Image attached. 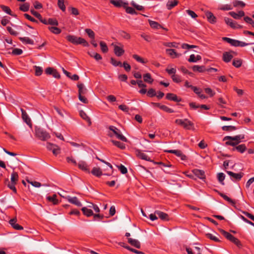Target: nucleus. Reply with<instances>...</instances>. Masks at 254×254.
<instances>
[{
    "label": "nucleus",
    "instance_id": "obj_1",
    "mask_svg": "<svg viewBox=\"0 0 254 254\" xmlns=\"http://www.w3.org/2000/svg\"><path fill=\"white\" fill-rule=\"evenodd\" d=\"M66 40L74 45H82L84 47H88V43L83 38L77 37L74 35H69L66 37Z\"/></svg>",
    "mask_w": 254,
    "mask_h": 254
},
{
    "label": "nucleus",
    "instance_id": "obj_2",
    "mask_svg": "<svg viewBox=\"0 0 254 254\" xmlns=\"http://www.w3.org/2000/svg\"><path fill=\"white\" fill-rule=\"evenodd\" d=\"M223 40L229 43L233 46L235 47H244L251 44V43H246L244 42L240 41L237 40L232 39L228 37H223Z\"/></svg>",
    "mask_w": 254,
    "mask_h": 254
},
{
    "label": "nucleus",
    "instance_id": "obj_3",
    "mask_svg": "<svg viewBox=\"0 0 254 254\" xmlns=\"http://www.w3.org/2000/svg\"><path fill=\"white\" fill-rule=\"evenodd\" d=\"M112 45L114 48V52L117 56L121 57L125 53L124 46L121 43H113Z\"/></svg>",
    "mask_w": 254,
    "mask_h": 254
},
{
    "label": "nucleus",
    "instance_id": "obj_4",
    "mask_svg": "<svg viewBox=\"0 0 254 254\" xmlns=\"http://www.w3.org/2000/svg\"><path fill=\"white\" fill-rule=\"evenodd\" d=\"M175 123L178 125L183 127L185 129H190L191 127L193 126V124L188 119H177Z\"/></svg>",
    "mask_w": 254,
    "mask_h": 254
},
{
    "label": "nucleus",
    "instance_id": "obj_5",
    "mask_svg": "<svg viewBox=\"0 0 254 254\" xmlns=\"http://www.w3.org/2000/svg\"><path fill=\"white\" fill-rule=\"evenodd\" d=\"M35 134L37 137L43 141L47 140L50 138L49 133L41 128L36 129Z\"/></svg>",
    "mask_w": 254,
    "mask_h": 254
},
{
    "label": "nucleus",
    "instance_id": "obj_6",
    "mask_svg": "<svg viewBox=\"0 0 254 254\" xmlns=\"http://www.w3.org/2000/svg\"><path fill=\"white\" fill-rule=\"evenodd\" d=\"M109 129L113 132L114 134L116 135L118 139L123 141H127L126 137L121 133L120 130L118 129L116 127L111 126L109 127Z\"/></svg>",
    "mask_w": 254,
    "mask_h": 254
},
{
    "label": "nucleus",
    "instance_id": "obj_7",
    "mask_svg": "<svg viewBox=\"0 0 254 254\" xmlns=\"http://www.w3.org/2000/svg\"><path fill=\"white\" fill-rule=\"evenodd\" d=\"M165 152L174 154L180 157L182 160H186L187 159V156L183 154L182 151L180 150H165Z\"/></svg>",
    "mask_w": 254,
    "mask_h": 254
},
{
    "label": "nucleus",
    "instance_id": "obj_8",
    "mask_svg": "<svg viewBox=\"0 0 254 254\" xmlns=\"http://www.w3.org/2000/svg\"><path fill=\"white\" fill-rule=\"evenodd\" d=\"M224 20L227 25H229L231 28L233 29H239L242 28V26L238 24L236 22L233 21L232 19L229 18L225 17L224 18Z\"/></svg>",
    "mask_w": 254,
    "mask_h": 254
},
{
    "label": "nucleus",
    "instance_id": "obj_9",
    "mask_svg": "<svg viewBox=\"0 0 254 254\" xmlns=\"http://www.w3.org/2000/svg\"><path fill=\"white\" fill-rule=\"evenodd\" d=\"M205 15L206 17L207 21L211 24H215L217 22V18L214 14L209 11L205 12Z\"/></svg>",
    "mask_w": 254,
    "mask_h": 254
},
{
    "label": "nucleus",
    "instance_id": "obj_10",
    "mask_svg": "<svg viewBox=\"0 0 254 254\" xmlns=\"http://www.w3.org/2000/svg\"><path fill=\"white\" fill-rule=\"evenodd\" d=\"M244 138H245L244 134H239L238 135H236L235 136H225L223 138V140H231L232 141H236L237 142L239 141V143H240L241 140L244 139Z\"/></svg>",
    "mask_w": 254,
    "mask_h": 254
},
{
    "label": "nucleus",
    "instance_id": "obj_11",
    "mask_svg": "<svg viewBox=\"0 0 254 254\" xmlns=\"http://www.w3.org/2000/svg\"><path fill=\"white\" fill-rule=\"evenodd\" d=\"M22 113V118L23 120L30 127H32V124L31 119L29 117L26 111L22 108L20 109Z\"/></svg>",
    "mask_w": 254,
    "mask_h": 254
},
{
    "label": "nucleus",
    "instance_id": "obj_12",
    "mask_svg": "<svg viewBox=\"0 0 254 254\" xmlns=\"http://www.w3.org/2000/svg\"><path fill=\"white\" fill-rule=\"evenodd\" d=\"M227 173L231 177L233 181H239L241 179L243 176V173H235L231 171H227Z\"/></svg>",
    "mask_w": 254,
    "mask_h": 254
},
{
    "label": "nucleus",
    "instance_id": "obj_13",
    "mask_svg": "<svg viewBox=\"0 0 254 254\" xmlns=\"http://www.w3.org/2000/svg\"><path fill=\"white\" fill-rule=\"evenodd\" d=\"M135 154L138 158L142 160H144L147 161H151V160L150 159V158L139 149H136L135 150Z\"/></svg>",
    "mask_w": 254,
    "mask_h": 254
},
{
    "label": "nucleus",
    "instance_id": "obj_14",
    "mask_svg": "<svg viewBox=\"0 0 254 254\" xmlns=\"http://www.w3.org/2000/svg\"><path fill=\"white\" fill-rule=\"evenodd\" d=\"M47 147L49 150H52L53 154L56 155L60 153L59 147L55 144H53L51 143H47Z\"/></svg>",
    "mask_w": 254,
    "mask_h": 254
},
{
    "label": "nucleus",
    "instance_id": "obj_15",
    "mask_svg": "<svg viewBox=\"0 0 254 254\" xmlns=\"http://www.w3.org/2000/svg\"><path fill=\"white\" fill-rule=\"evenodd\" d=\"M166 98L167 100L170 101H173L176 102H180L182 101V99L181 98L178 97L177 95L174 93H167L166 96Z\"/></svg>",
    "mask_w": 254,
    "mask_h": 254
},
{
    "label": "nucleus",
    "instance_id": "obj_16",
    "mask_svg": "<svg viewBox=\"0 0 254 254\" xmlns=\"http://www.w3.org/2000/svg\"><path fill=\"white\" fill-rule=\"evenodd\" d=\"M65 199L71 203L74 204L77 206H81L82 205L81 203L78 200V198L74 197H70V196H66Z\"/></svg>",
    "mask_w": 254,
    "mask_h": 254
},
{
    "label": "nucleus",
    "instance_id": "obj_17",
    "mask_svg": "<svg viewBox=\"0 0 254 254\" xmlns=\"http://www.w3.org/2000/svg\"><path fill=\"white\" fill-rule=\"evenodd\" d=\"M16 218H13L9 220V223L14 229L17 230H23V227L16 223Z\"/></svg>",
    "mask_w": 254,
    "mask_h": 254
},
{
    "label": "nucleus",
    "instance_id": "obj_18",
    "mask_svg": "<svg viewBox=\"0 0 254 254\" xmlns=\"http://www.w3.org/2000/svg\"><path fill=\"white\" fill-rule=\"evenodd\" d=\"M78 88V95H83L87 93V89L82 83H78L77 85Z\"/></svg>",
    "mask_w": 254,
    "mask_h": 254
},
{
    "label": "nucleus",
    "instance_id": "obj_19",
    "mask_svg": "<svg viewBox=\"0 0 254 254\" xmlns=\"http://www.w3.org/2000/svg\"><path fill=\"white\" fill-rule=\"evenodd\" d=\"M155 214H157L158 217L162 220L168 221L169 220V215L159 210H156Z\"/></svg>",
    "mask_w": 254,
    "mask_h": 254
},
{
    "label": "nucleus",
    "instance_id": "obj_20",
    "mask_svg": "<svg viewBox=\"0 0 254 254\" xmlns=\"http://www.w3.org/2000/svg\"><path fill=\"white\" fill-rule=\"evenodd\" d=\"M193 173L195 176L200 179H204L205 178V173L203 171L199 169H194Z\"/></svg>",
    "mask_w": 254,
    "mask_h": 254
},
{
    "label": "nucleus",
    "instance_id": "obj_21",
    "mask_svg": "<svg viewBox=\"0 0 254 254\" xmlns=\"http://www.w3.org/2000/svg\"><path fill=\"white\" fill-rule=\"evenodd\" d=\"M127 242L132 246H133L137 249L140 248L141 245H140V242L138 240H137L136 239H133L132 238H128L127 239Z\"/></svg>",
    "mask_w": 254,
    "mask_h": 254
},
{
    "label": "nucleus",
    "instance_id": "obj_22",
    "mask_svg": "<svg viewBox=\"0 0 254 254\" xmlns=\"http://www.w3.org/2000/svg\"><path fill=\"white\" fill-rule=\"evenodd\" d=\"M128 3L125 2L123 4V7H124L126 9V11L127 13L130 14H137V12L135 10L134 8L131 7L127 6Z\"/></svg>",
    "mask_w": 254,
    "mask_h": 254
},
{
    "label": "nucleus",
    "instance_id": "obj_23",
    "mask_svg": "<svg viewBox=\"0 0 254 254\" xmlns=\"http://www.w3.org/2000/svg\"><path fill=\"white\" fill-rule=\"evenodd\" d=\"M80 116L85 121H86L88 124V126H90L92 124V122L90 118L88 116L85 112H84L83 110H81L79 112Z\"/></svg>",
    "mask_w": 254,
    "mask_h": 254
},
{
    "label": "nucleus",
    "instance_id": "obj_24",
    "mask_svg": "<svg viewBox=\"0 0 254 254\" xmlns=\"http://www.w3.org/2000/svg\"><path fill=\"white\" fill-rule=\"evenodd\" d=\"M166 52L172 58H177L181 55V54L177 53L176 51L173 49H167Z\"/></svg>",
    "mask_w": 254,
    "mask_h": 254
},
{
    "label": "nucleus",
    "instance_id": "obj_25",
    "mask_svg": "<svg viewBox=\"0 0 254 254\" xmlns=\"http://www.w3.org/2000/svg\"><path fill=\"white\" fill-rule=\"evenodd\" d=\"M192 90L200 98L202 99L207 98V97L205 95L202 94V90L201 89L194 86V87H192Z\"/></svg>",
    "mask_w": 254,
    "mask_h": 254
},
{
    "label": "nucleus",
    "instance_id": "obj_26",
    "mask_svg": "<svg viewBox=\"0 0 254 254\" xmlns=\"http://www.w3.org/2000/svg\"><path fill=\"white\" fill-rule=\"evenodd\" d=\"M219 231L222 235H223L227 239H228V240H229L231 242H232V241L235 237L232 234L225 231V230H224L223 229H220Z\"/></svg>",
    "mask_w": 254,
    "mask_h": 254
},
{
    "label": "nucleus",
    "instance_id": "obj_27",
    "mask_svg": "<svg viewBox=\"0 0 254 254\" xmlns=\"http://www.w3.org/2000/svg\"><path fill=\"white\" fill-rule=\"evenodd\" d=\"M219 231L222 235H223L227 239H228V240H229L231 242H232V241L235 237L232 234L225 231V230H224L223 229H220Z\"/></svg>",
    "mask_w": 254,
    "mask_h": 254
},
{
    "label": "nucleus",
    "instance_id": "obj_28",
    "mask_svg": "<svg viewBox=\"0 0 254 254\" xmlns=\"http://www.w3.org/2000/svg\"><path fill=\"white\" fill-rule=\"evenodd\" d=\"M233 58V55L230 52H226L223 53V60L226 63L230 62Z\"/></svg>",
    "mask_w": 254,
    "mask_h": 254
},
{
    "label": "nucleus",
    "instance_id": "obj_29",
    "mask_svg": "<svg viewBox=\"0 0 254 254\" xmlns=\"http://www.w3.org/2000/svg\"><path fill=\"white\" fill-rule=\"evenodd\" d=\"M84 215L87 217H90L93 215V212L91 209L88 208L86 207H83L81 209Z\"/></svg>",
    "mask_w": 254,
    "mask_h": 254
},
{
    "label": "nucleus",
    "instance_id": "obj_30",
    "mask_svg": "<svg viewBox=\"0 0 254 254\" xmlns=\"http://www.w3.org/2000/svg\"><path fill=\"white\" fill-rule=\"evenodd\" d=\"M78 166L80 169L84 171L89 172L88 166L85 162L82 161H80L78 164Z\"/></svg>",
    "mask_w": 254,
    "mask_h": 254
},
{
    "label": "nucleus",
    "instance_id": "obj_31",
    "mask_svg": "<svg viewBox=\"0 0 254 254\" xmlns=\"http://www.w3.org/2000/svg\"><path fill=\"white\" fill-rule=\"evenodd\" d=\"M19 39L24 44L33 45L34 43L33 40L27 37H19Z\"/></svg>",
    "mask_w": 254,
    "mask_h": 254
},
{
    "label": "nucleus",
    "instance_id": "obj_32",
    "mask_svg": "<svg viewBox=\"0 0 254 254\" xmlns=\"http://www.w3.org/2000/svg\"><path fill=\"white\" fill-rule=\"evenodd\" d=\"M247 149V147L245 144H240L238 146H236L235 147L232 149L233 151H235V150H237L238 152L243 153H244Z\"/></svg>",
    "mask_w": 254,
    "mask_h": 254
},
{
    "label": "nucleus",
    "instance_id": "obj_33",
    "mask_svg": "<svg viewBox=\"0 0 254 254\" xmlns=\"http://www.w3.org/2000/svg\"><path fill=\"white\" fill-rule=\"evenodd\" d=\"M91 173L98 177H100L102 175V172L101 169L100 168L94 167L91 171Z\"/></svg>",
    "mask_w": 254,
    "mask_h": 254
},
{
    "label": "nucleus",
    "instance_id": "obj_34",
    "mask_svg": "<svg viewBox=\"0 0 254 254\" xmlns=\"http://www.w3.org/2000/svg\"><path fill=\"white\" fill-rule=\"evenodd\" d=\"M178 1L177 0H169L167 3V7L168 9H171L172 8L177 5Z\"/></svg>",
    "mask_w": 254,
    "mask_h": 254
},
{
    "label": "nucleus",
    "instance_id": "obj_35",
    "mask_svg": "<svg viewBox=\"0 0 254 254\" xmlns=\"http://www.w3.org/2000/svg\"><path fill=\"white\" fill-rule=\"evenodd\" d=\"M201 59V57L200 55H197L195 56L194 55L192 54L190 56V58L188 60V61L190 63H195L197 61H199Z\"/></svg>",
    "mask_w": 254,
    "mask_h": 254
},
{
    "label": "nucleus",
    "instance_id": "obj_36",
    "mask_svg": "<svg viewBox=\"0 0 254 254\" xmlns=\"http://www.w3.org/2000/svg\"><path fill=\"white\" fill-rule=\"evenodd\" d=\"M47 199L50 202H52L54 205H56L59 203V201L57 199V195L56 194H53L52 196H47Z\"/></svg>",
    "mask_w": 254,
    "mask_h": 254
},
{
    "label": "nucleus",
    "instance_id": "obj_37",
    "mask_svg": "<svg viewBox=\"0 0 254 254\" xmlns=\"http://www.w3.org/2000/svg\"><path fill=\"white\" fill-rule=\"evenodd\" d=\"M206 236L207 238L215 242H221V240L219 239V238L213 235L212 234H210V233H207L206 234Z\"/></svg>",
    "mask_w": 254,
    "mask_h": 254
},
{
    "label": "nucleus",
    "instance_id": "obj_38",
    "mask_svg": "<svg viewBox=\"0 0 254 254\" xmlns=\"http://www.w3.org/2000/svg\"><path fill=\"white\" fill-rule=\"evenodd\" d=\"M192 70L194 71H198L199 72H203L205 71V66L203 65H195L192 66Z\"/></svg>",
    "mask_w": 254,
    "mask_h": 254
},
{
    "label": "nucleus",
    "instance_id": "obj_39",
    "mask_svg": "<svg viewBox=\"0 0 254 254\" xmlns=\"http://www.w3.org/2000/svg\"><path fill=\"white\" fill-rule=\"evenodd\" d=\"M110 2L115 6L120 7H123L124 2L121 0H110Z\"/></svg>",
    "mask_w": 254,
    "mask_h": 254
},
{
    "label": "nucleus",
    "instance_id": "obj_40",
    "mask_svg": "<svg viewBox=\"0 0 254 254\" xmlns=\"http://www.w3.org/2000/svg\"><path fill=\"white\" fill-rule=\"evenodd\" d=\"M225 176L223 173H219L217 174V179L219 182L222 185H224V180L225 179Z\"/></svg>",
    "mask_w": 254,
    "mask_h": 254
},
{
    "label": "nucleus",
    "instance_id": "obj_41",
    "mask_svg": "<svg viewBox=\"0 0 254 254\" xmlns=\"http://www.w3.org/2000/svg\"><path fill=\"white\" fill-rule=\"evenodd\" d=\"M30 7V4L28 3H24L20 5L19 9L23 12L28 11Z\"/></svg>",
    "mask_w": 254,
    "mask_h": 254
},
{
    "label": "nucleus",
    "instance_id": "obj_42",
    "mask_svg": "<svg viewBox=\"0 0 254 254\" xmlns=\"http://www.w3.org/2000/svg\"><path fill=\"white\" fill-rule=\"evenodd\" d=\"M143 78H144V81L145 82H148L149 83H152L153 81V79L151 78V76L150 74L149 73L144 74Z\"/></svg>",
    "mask_w": 254,
    "mask_h": 254
},
{
    "label": "nucleus",
    "instance_id": "obj_43",
    "mask_svg": "<svg viewBox=\"0 0 254 254\" xmlns=\"http://www.w3.org/2000/svg\"><path fill=\"white\" fill-rule=\"evenodd\" d=\"M233 4L234 7L240 6L241 7H244L246 5L245 3H244L243 1L238 0L233 1Z\"/></svg>",
    "mask_w": 254,
    "mask_h": 254
},
{
    "label": "nucleus",
    "instance_id": "obj_44",
    "mask_svg": "<svg viewBox=\"0 0 254 254\" xmlns=\"http://www.w3.org/2000/svg\"><path fill=\"white\" fill-rule=\"evenodd\" d=\"M48 29L51 32L55 34H59L61 33L62 31L60 28L54 26L49 27Z\"/></svg>",
    "mask_w": 254,
    "mask_h": 254
},
{
    "label": "nucleus",
    "instance_id": "obj_45",
    "mask_svg": "<svg viewBox=\"0 0 254 254\" xmlns=\"http://www.w3.org/2000/svg\"><path fill=\"white\" fill-rule=\"evenodd\" d=\"M130 4L137 10L142 11L144 9V7L143 6L136 4L133 0L131 1Z\"/></svg>",
    "mask_w": 254,
    "mask_h": 254
},
{
    "label": "nucleus",
    "instance_id": "obj_46",
    "mask_svg": "<svg viewBox=\"0 0 254 254\" xmlns=\"http://www.w3.org/2000/svg\"><path fill=\"white\" fill-rule=\"evenodd\" d=\"M100 45L101 47V51L103 53H106L108 51V48L107 46V44L103 41H101L100 42Z\"/></svg>",
    "mask_w": 254,
    "mask_h": 254
},
{
    "label": "nucleus",
    "instance_id": "obj_47",
    "mask_svg": "<svg viewBox=\"0 0 254 254\" xmlns=\"http://www.w3.org/2000/svg\"><path fill=\"white\" fill-rule=\"evenodd\" d=\"M112 142L115 145V146H117L118 147L124 149L125 148V144L120 141H116V140H112Z\"/></svg>",
    "mask_w": 254,
    "mask_h": 254
},
{
    "label": "nucleus",
    "instance_id": "obj_48",
    "mask_svg": "<svg viewBox=\"0 0 254 254\" xmlns=\"http://www.w3.org/2000/svg\"><path fill=\"white\" fill-rule=\"evenodd\" d=\"M18 179V175L16 172H13L11 176V182L14 184L17 183Z\"/></svg>",
    "mask_w": 254,
    "mask_h": 254
},
{
    "label": "nucleus",
    "instance_id": "obj_49",
    "mask_svg": "<svg viewBox=\"0 0 254 254\" xmlns=\"http://www.w3.org/2000/svg\"><path fill=\"white\" fill-rule=\"evenodd\" d=\"M85 31L87 34L89 38H90L91 39H94L95 33L91 29L87 28L85 29Z\"/></svg>",
    "mask_w": 254,
    "mask_h": 254
},
{
    "label": "nucleus",
    "instance_id": "obj_50",
    "mask_svg": "<svg viewBox=\"0 0 254 254\" xmlns=\"http://www.w3.org/2000/svg\"><path fill=\"white\" fill-rule=\"evenodd\" d=\"M148 22L149 23L150 26L153 28L155 29H158L159 28L161 27V25L157 22L148 20Z\"/></svg>",
    "mask_w": 254,
    "mask_h": 254
},
{
    "label": "nucleus",
    "instance_id": "obj_51",
    "mask_svg": "<svg viewBox=\"0 0 254 254\" xmlns=\"http://www.w3.org/2000/svg\"><path fill=\"white\" fill-rule=\"evenodd\" d=\"M219 194L225 200H227V201H228L230 203H231L232 204H235V201L234 200H233L231 198L229 197L228 196H227L225 194L221 193V192H219Z\"/></svg>",
    "mask_w": 254,
    "mask_h": 254
},
{
    "label": "nucleus",
    "instance_id": "obj_52",
    "mask_svg": "<svg viewBox=\"0 0 254 254\" xmlns=\"http://www.w3.org/2000/svg\"><path fill=\"white\" fill-rule=\"evenodd\" d=\"M222 129L224 131H230L236 130L237 128L233 126H225L222 127Z\"/></svg>",
    "mask_w": 254,
    "mask_h": 254
},
{
    "label": "nucleus",
    "instance_id": "obj_53",
    "mask_svg": "<svg viewBox=\"0 0 254 254\" xmlns=\"http://www.w3.org/2000/svg\"><path fill=\"white\" fill-rule=\"evenodd\" d=\"M35 75L36 76H40L41 75L43 71V68L42 67L38 66H35Z\"/></svg>",
    "mask_w": 254,
    "mask_h": 254
},
{
    "label": "nucleus",
    "instance_id": "obj_54",
    "mask_svg": "<svg viewBox=\"0 0 254 254\" xmlns=\"http://www.w3.org/2000/svg\"><path fill=\"white\" fill-rule=\"evenodd\" d=\"M160 109L169 113H172L174 112V111L173 109L164 105H161Z\"/></svg>",
    "mask_w": 254,
    "mask_h": 254
},
{
    "label": "nucleus",
    "instance_id": "obj_55",
    "mask_svg": "<svg viewBox=\"0 0 254 254\" xmlns=\"http://www.w3.org/2000/svg\"><path fill=\"white\" fill-rule=\"evenodd\" d=\"M0 7L2 9V10L3 11L6 12V13H7L10 15H12V14L11 13V10L9 8V7L4 5H0Z\"/></svg>",
    "mask_w": 254,
    "mask_h": 254
},
{
    "label": "nucleus",
    "instance_id": "obj_56",
    "mask_svg": "<svg viewBox=\"0 0 254 254\" xmlns=\"http://www.w3.org/2000/svg\"><path fill=\"white\" fill-rule=\"evenodd\" d=\"M64 0H58V6L63 11L65 10V6L64 5Z\"/></svg>",
    "mask_w": 254,
    "mask_h": 254
},
{
    "label": "nucleus",
    "instance_id": "obj_57",
    "mask_svg": "<svg viewBox=\"0 0 254 254\" xmlns=\"http://www.w3.org/2000/svg\"><path fill=\"white\" fill-rule=\"evenodd\" d=\"M147 95L150 97H153L156 96V93L155 89L153 88L149 89L147 92Z\"/></svg>",
    "mask_w": 254,
    "mask_h": 254
},
{
    "label": "nucleus",
    "instance_id": "obj_58",
    "mask_svg": "<svg viewBox=\"0 0 254 254\" xmlns=\"http://www.w3.org/2000/svg\"><path fill=\"white\" fill-rule=\"evenodd\" d=\"M132 57L136 61H137L138 62H139L140 63L145 64L146 63V62H145L141 57L138 56L137 55L134 54L132 56Z\"/></svg>",
    "mask_w": 254,
    "mask_h": 254
},
{
    "label": "nucleus",
    "instance_id": "obj_59",
    "mask_svg": "<svg viewBox=\"0 0 254 254\" xmlns=\"http://www.w3.org/2000/svg\"><path fill=\"white\" fill-rule=\"evenodd\" d=\"M111 63L114 66H122V63L120 61H116L114 58H112L111 59Z\"/></svg>",
    "mask_w": 254,
    "mask_h": 254
},
{
    "label": "nucleus",
    "instance_id": "obj_60",
    "mask_svg": "<svg viewBox=\"0 0 254 254\" xmlns=\"http://www.w3.org/2000/svg\"><path fill=\"white\" fill-rule=\"evenodd\" d=\"M163 45L168 47H174L177 48L178 44L175 42H168V43H164Z\"/></svg>",
    "mask_w": 254,
    "mask_h": 254
},
{
    "label": "nucleus",
    "instance_id": "obj_61",
    "mask_svg": "<svg viewBox=\"0 0 254 254\" xmlns=\"http://www.w3.org/2000/svg\"><path fill=\"white\" fill-rule=\"evenodd\" d=\"M117 167L123 174H126L127 173V170L125 166L121 164L120 166H117Z\"/></svg>",
    "mask_w": 254,
    "mask_h": 254
},
{
    "label": "nucleus",
    "instance_id": "obj_62",
    "mask_svg": "<svg viewBox=\"0 0 254 254\" xmlns=\"http://www.w3.org/2000/svg\"><path fill=\"white\" fill-rule=\"evenodd\" d=\"M186 13L189 14L192 18H196L197 17V15L192 10L190 9L186 10Z\"/></svg>",
    "mask_w": 254,
    "mask_h": 254
},
{
    "label": "nucleus",
    "instance_id": "obj_63",
    "mask_svg": "<svg viewBox=\"0 0 254 254\" xmlns=\"http://www.w3.org/2000/svg\"><path fill=\"white\" fill-rule=\"evenodd\" d=\"M120 35L121 36L126 39H129L130 38V35L124 31H120Z\"/></svg>",
    "mask_w": 254,
    "mask_h": 254
},
{
    "label": "nucleus",
    "instance_id": "obj_64",
    "mask_svg": "<svg viewBox=\"0 0 254 254\" xmlns=\"http://www.w3.org/2000/svg\"><path fill=\"white\" fill-rule=\"evenodd\" d=\"M48 24H50V25H54V26H58L59 24V23L56 19L49 18Z\"/></svg>",
    "mask_w": 254,
    "mask_h": 254
}]
</instances>
